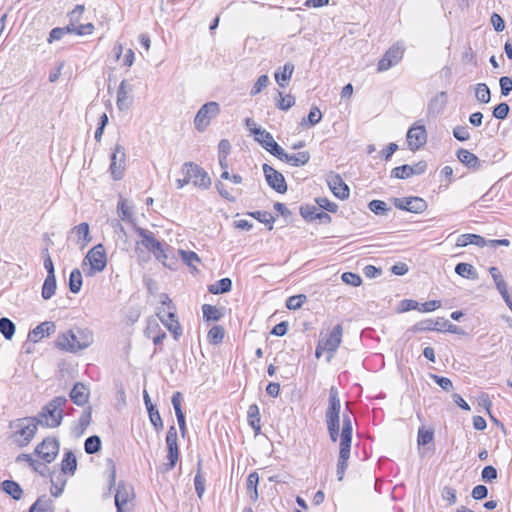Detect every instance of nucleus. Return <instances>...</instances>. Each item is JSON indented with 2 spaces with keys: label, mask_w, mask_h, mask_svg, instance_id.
I'll return each mask as SVG.
<instances>
[{
  "label": "nucleus",
  "mask_w": 512,
  "mask_h": 512,
  "mask_svg": "<svg viewBox=\"0 0 512 512\" xmlns=\"http://www.w3.org/2000/svg\"><path fill=\"white\" fill-rule=\"evenodd\" d=\"M82 274L79 269H74L69 276V290L77 294L80 292L82 287Z\"/></svg>",
  "instance_id": "nucleus-39"
},
{
  "label": "nucleus",
  "mask_w": 512,
  "mask_h": 512,
  "mask_svg": "<svg viewBox=\"0 0 512 512\" xmlns=\"http://www.w3.org/2000/svg\"><path fill=\"white\" fill-rule=\"evenodd\" d=\"M2 490L11 496L14 500L22 498L23 490L21 486L13 480H5L2 482Z\"/></svg>",
  "instance_id": "nucleus-33"
},
{
  "label": "nucleus",
  "mask_w": 512,
  "mask_h": 512,
  "mask_svg": "<svg viewBox=\"0 0 512 512\" xmlns=\"http://www.w3.org/2000/svg\"><path fill=\"white\" fill-rule=\"evenodd\" d=\"M126 154L122 145L116 144L111 155L110 172L114 180H120L123 177L125 169Z\"/></svg>",
  "instance_id": "nucleus-12"
},
{
  "label": "nucleus",
  "mask_w": 512,
  "mask_h": 512,
  "mask_svg": "<svg viewBox=\"0 0 512 512\" xmlns=\"http://www.w3.org/2000/svg\"><path fill=\"white\" fill-rule=\"evenodd\" d=\"M144 402L149 414V419L157 432L163 429V421L156 405L152 404L147 391L143 393Z\"/></svg>",
  "instance_id": "nucleus-24"
},
{
  "label": "nucleus",
  "mask_w": 512,
  "mask_h": 512,
  "mask_svg": "<svg viewBox=\"0 0 512 512\" xmlns=\"http://www.w3.org/2000/svg\"><path fill=\"white\" fill-rule=\"evenodd\" d=\"M77 469V459L72 451H66L64 454V458L61 462V471L62 474H70L73 475Z\"/></svg>",
  "instance_id": "nucleus-31"
},
{
  "label": "nucleus",
  "mask_w": 512,
  "mask_h": 512,
  "mask_svg": "<svg viewBox=\"0 0 512 512\" xmlns=\"http://www.w3.org/2000/svg\"><path fill=\"white\" fill-rule=\"evenodd\" d=\"M181 401H182V394L180 392H175L172 395L171 402H172L173 408L175 410V414L177 417L180 432H181L182 436H184L186 433V422H185V415H184V413L182 411V407H181Z\"/></svg>",
  "instance_id": "nucleus-26"
},
{
  "label": "nucleus",
  "mask_w": 512,
  "mask_h": 512,
  "mask_svg": "<svg viewBox=\"0 0 512 512\" xmlns=\"http://www.w3.org/2000/svg\"><path fill=\"white\" fill-rule=\"evenodd\" d=\"M499 85L501 94L503 96H508L512 91V79L508 76H503L499 79Z\"/></svg>",
  "instance_id": "nucleus-64"
},
{
  "label": "nucleus",
  "mask_w": 512,
  "mask_h": 512,
  "mask_svg": "<svg viewBox=\"0 0 512 512\" xmlns=\"http://www.w3.org/2000/svg\"><path fill=\"white\" fill-rule=\"evenodd\" d=\"M269 83V78L267 75H261L256 83L254 84V86L252 87L251 91H250V95L251 96H255L257 94H259L262 89H264L265 87H267Z\"/></svg>",
  "instance_id": "nucleus-61"
},
{
  "label": "nucleus",
  "mask_w": 512,
  "mask_h": 512,
  "mask_svg": "<svg viewBox=\"0 0 512 512\" xmlns=\"http://www.w3.org/2000/svg\"><path fill=\"white\" fill-rule=\"evenodd\" d=\"M318 213V209L314 205H302L300 207V214L306 221H314L316 220V215Z\"/></svg>",
  "instance_id": "nucleus-54"
},
{
  "label": "nucleus",
  "mask_w": 512,
  "mask_h": 512,
  "mask_svg": "<svg viewBox=\"0 0 512 512\" xmlns=\"http://www.w3.org/2000/svg\"><path fill=\"white\" fill-rule=\"evenodd\" d=\"M328 185L333 194L341 199L345 200L349 197V187L343 181L340 175L334 174L328 179Z\"/></svg>",
  "instance_id": "nucleus-22"
},
{
  "label": "nucleus",
  "mask_w": 512,
  "mask_h": 512,
  "mask_svg": "<svg viewBox=\"0 0 512 512\" xmlns=\"http://www.w3.org/2000/svg\"><path fill=\"white\" fill-rule=\"evenodd\" d=\"M410 165L404 164L398 167H395L391 171V177L398 179H407L412 176Z\"/></svg>",
  "instance_id": "nucleus-53"
},
{
  "label": "nucleus",
  "mask_w": 512,
  "mask_h": 512,
  "mask_svg": "<svg viewBox=\"0 0 512 512\" xmlns=\"http://www.w3.org/2000/svg\"><path fill=\"white\" fill-rule=\"evenodd\" d=\"M220 113V106L217 102H207L198 110L194 124L198 131L202 132L210 124V120Z\"/></svg>",
  "instance_id": "nucleus-7"
},
{
  "label": "nucleus",
  "mask_w": 512,
  "mask_h": 512,
  "mask_svg": "<svg viewBox=\"0 0 512 512\" xmlns=\"http://www.w3.org/2000/svg\"><path fill=\"white\" fill-rule=\"evenodd\" d=\"M404 49L399 45L391 46L382 58L379 60L377 70L379 72L387 71L391 67L395 66L402 59Z\"/></svg>",
  "instance_id": "nucleus-15"
},
{
  "label": "nucleus",
  "mask_w": 512,
  "mask_h": 512,
  "mask_svg": "<svg viewBox=\"0 0 512 512\" xmlns=\"http://www.w3.org/2000/svg\"><path fill=\"white\" fill-rule=\"evenodd\" d=\"M341 279L344 283L354 287L360 286L362 283L361 277L353 272H344L341 276Z\"/></svg>",
  "instance_id": "nucleus-60"
},
{
  "label": "nucleus",
  "mask_w": 512,
  "mask_h": 512,
  "mask_svg": "<svg viewBox=\"0 0 512 512\" xmlns=\"http://www.w3.org/2000/svg\"><path fill=\"white\" fill-rule=\"evenodd\" d=\"M263 173L267 184L278 193L287 191V184L282 173L268 164H263Z\"/></svg>",
  "instance_id": "nucleus-14"
},
{
  "label": "nucleus",
  "mask_w": 512,
  "mask_h": 512,
  "mask_svg": "<svg viewBox=\"0 0 512 512\" xmlns=\"http://www.w3.org/2000/svg\"><path fill=\"white\" fill-rule=\"evenodd\" d=\"M306 300L307 297L304 294L290 296L286 301V307L289 310L300 309Z\"/></svg>",
  "instance_id": "nucleus-52"
},
{
  "label": "nucleus",
  "mask_w": 512,
  "mask_h": 512,
  "mask_svg": "<svg viewBox=\"0 0 512 512\" xmlns=\"http://www.w3.org/2000/svg\"><path fill=\"white\" fill-rule=\"evenodd\" d=\"M201 464H202V461L199 460L198 464H197V466H198L197 473L194 477L195 491H196V494L198 495V497H202V495L205 491V479L201 472Z\"/></svg>",
  "instance_id": "nucleus-46"
},
{
  "label": "nucleus",
  "mask_w": 512,
  "mask_h": 512,
  "mask_svg": "<svg viewBox=\"0 0 512 512\" xmlns=\"http://www.w3.org/2000/svg\"><path fill=\"white\" fill-rule=\"evenodd\" d=\"M89 265V270L86 273L88 276H93L96 273L102 272L107 265L106 251L102 244H97L90 249L83 259L82 265Z\"/></svg>",
  "instance_id": "nucleus-5"
},
{
  "label": "nucleus",
  "mask_w": 512,
  "mask_h": 512,
  "mask_svg": "<svg viewBox=\"0 0 512 512\" xmlns=\"http://www.w3.org/2000/svg\"><path fill=\"white\" fill-rule=\"evenodd\" d=\"M294 64L287 62L282 68H278L275 72V80L280 87H285L294 72Z\"/></svg>",
  "instance_id": "nucleus-30"
},
{
  "label": "nucleus",
  "mask_w": 512,
  "mask_h": 512,
  "mask_svg": "<svg viewBox=\"0 0 512 512\" xmlns=\"http://www.w3.org/2000/svg\"><path fill=\"white\" fill-rule=\"evenodd\" d=\"M224 328L221 326H213L207 335V338L210 343L212 344H219L223 341L224 338Z\"/></svg>",
  "instance_id": "nucleus-48"
},
{
  "label": "nucleus",
  "mask_w": 512,
  "mask_h": 512,
  "mask_svg": "<svg viewBox=\"0 0 512 512\" xmlns=\"http://www.w3.org/2000/svg\"><path fill=\"white\" fill-rule=\"evenodd\" d=\"M446 102V92L438 93L428 104V112L433 114H439L444 109Z\"/></svg>",
  "instance_id": "nucleus-35"
},
{
  "label": "nucleus",
  "mask_w": 512,
  "mask_h": 512,
  "mask_svg": "<svg viewBox=\"0 0 512 512\" xmlns=\"http://www.w3.org/2000/svg\"><path fill=\"white\" fill-rule=\"evenodd\" d=\"M166 446H167V463L164 464L165 471L168 472L177 464L179 458V448L177 444V430L174 425L170 426L166 435Z\"/></svg>",
  "instance_id": "nucleus-9"
},
{
  "label": "nucleus",
  "mask_w": 512,
  "mask_h": 512,
  "mask_svg": "<svg viewBox=\"0 0 512 512\" xmlns=\"http://www.w3.org/2000/svg\"><path fill=\"white\" fill-rule=\"evenodd\" d=\"M56 288H57L56 277L55 276H53V277L47 276L46 279L44 280V283L42 286V291H41L42 298L45 300L50 299L55 294Z\"/></svg>",
  "instance_id": "nucleus-37"
},
{
  "label": "nucleus",
  "mask_w": 512,
  "mask_h": 512,
  "mask_svg": "<svg viewBox=\"0 0 512 512\" xmlns=\"http://www.w3.org/2000/svg\"><path fill=\"white\" fill-rule=\"evenodd\" d=\"M409 331L417 333L424 331H434L433 320L425 319L417 322L412 327L409 328Z\"/></svg>",
  "instance_id": "nucleus-55"
},
{
  "label": "nucleus",
  "mask_w": 512,
  "mask_h": 512,
  "mask_svg": "<svg viewBox=\"0 0 512 512\" xmlns=\"http://www.w3.org/2000/svg\"><path fill=\"white\" fill-rule=\"evenodd\" d=\"M15 324L7 317L0 318V333L7 340H11L15 334Z\"/></svg>",
  "instance_id": "nucleus-38"
},
{
  "label": "nucleus",
  "mask_w": 512,
  "mask_h": 512,
  "mask_svg": "<svg viewBox=\"0 0 512 512\" xmlns=\"http://www.w3.org/2000/svg\"><path fill=\"white\" fill-rule=\"evenodd\" d=\"M117 210L120 218L123 221H130L132 219V212L130 207L128 206L127 200L120 197V200L117 205Z\"/></svg>",
  "instance_id": "nucleus-50"
},
{
  "label": "nucleus",
  "mask_w": 512,
  "mask_h": 512,
  "mask_svg": "<svg viewBox=\"0 0 512 512\" xmlns=\"http://www.w3.org/2000/svg\"><path fill=\"white\" fill-rule=\"evenodd\" d=\"M315 201H316L317 205L320 208H322V209H324V210H326V211H328L330 213L337 212L338 205L336 203H334V202H331L328 198H326V197H317L315 199Z\"/></svg>",
  "instance_id": "nucleus-58"
},
{
  "label": "nucleus",
  "mask_w": 512,
  "mask_h": 512,
  "mask_svg": "<svg viewBox=\"0 0 512 512\" xmlns=\"http://www.w3.org/2000/svg\"><path fill=\"white\" fill-rule=\"evenodd\" d=\"M489 273L491 274V277L494 280L497 290H504V286L507 284L503 279L500 270L497 267L492 266L489 268Z\"/></svg>",
  "instance_id": "nucleus-57"
},
{
  "label": "nucleus",
  "mask_w": 512,
  "mask_h": 512,
  "mask_svg": "<svg viewBox=\"0 0 512 512\" xmlns=\"http://www.w3.org/2000/svg\"><path fill=\"white\" fill-rule=\"evenodd\" d=\"M232 289V280L230 278H222L208 286V291L212 294H224Z\"/></svg>",
  "instance_id": "nucleus-36"
},
{
  "label": "nucleus",
  "mask_w": 512,
  "mask_h": 512,
  "mask_svg": "<svg viewBox=\"0 0 512 512\" xmlns=\"http://www.w3.org/2000/svg\"><path fill=\"white\" fill-rule=\"evenodd\" d=\"M52 501L45 495L39 497L30 507L28 512H50Z\"/></svg>",
  "instance_id": "nucleus-40"
},
{
  "label": "nucleus",
  "mask_w": 512,
  "mask_h": 512,
  "mask_svg": "<svg viewBox=\"0 0 512 512\" xmlns=\"http://www.w3.org/2000/svg\"><path fill=\"white\" fill-rule=\"evenodd\" d=\"M343 327L341 324H337L330 332L326 339L320 340V342L326 347V351L330 353L328 361L331 360L333 353L339 347L342 340Z\"/></svg>",
  "instance_id": "nucleus-19"
},
{
  "label": "nucleus",
  "mask_w": 512,
  "mask_h": 512,
  "mask_svg": "<svg viewBox=\"0 0 512 512\" xmlns=\"http://www.w3.org/2000/svg\"><path fill=\"white\" fill-rule=\"evenodd\" d=\"M475 96H476V99L480 103H484V104L489 103L491 100V92H490V89L487 86V84H485V83L477 84Z\"/></svg>",
  "instance_id": "nucleus-43"
},
{
  "label": "nucleus",
  "mask_w": 512,
  "mask_h": 512,
  "mask_svg": "<svg viewBox=\"0 0 512 512\" xmlns=\"http://www.w3.org/2000/svg\"><path fill=\"white\" fill-rule=\"evenodd\" d=\"M457 158L462 164L470 169L477 170L481 167L480 159L475 154L466 149H459L457 151Z\"/></svg>",
  "instance_id": "nucleus-28"
},
{
  "label": "nucleus",
  "mask_w": 512,
  "mask_h": 512,
  "mask_svg": "<svg viewBox=\"0 0 512 512\" xmlns=\"http://www.w3.org/2000/svg\"><path fill=\"white\" fill-rule=\"evenodd\" d=\"M368 207L376 215H385L391 210V208L387 206L386 202L382 200H372Z\"/></svg>",
  "instance_id": "nucleus-51"
},
{
  "label": "nucleus",
  "mask_w": 512,
  "mask_h": 512,
  "mask_svg": "<svg viewBox=\"0 0 512 512\" xmlns=\"http://www.w3.org/2000/svg\"><path fill=\"white\" fill-rule=\"evenodd\" d=\"M50 481H51V494L54 497H58L61 495V493L64 490V487L67 483V478L65 474H62L60 472L53 471L50 475Z\"/></svg>",
  "instance_id": "nucleus-29"
},
{
  "label": "nucleus",
  "mask_w": 512,
  "mask_h": 512,
  "mask_svg": "<svg viewBox=\"0 0 512 512\" xmlns=\"http://www.w3.org/2000/svg\"><path fill=\"white\" fill-rule=\"evenodd\" d=\"M427 141L426 129L423 125L412 126L407 132V143L411 151H417Z\"/></svg>",
  "instance_id": "nucleus-17"
},
{
  "label": "nucleus",
  "mask_w": 512,
  "mask_h": 512,
  "mask_svg": "<svg viewBox=\"0 0 512 512\" xmlns=\"http://www.w3.org/2000/svg\"><path fill=\"white\" fill-rule=\"evenodd\" d=\"M278 97L276 106L280 110L286 111L295 104V97L291 94L283 95L281 92H278Z\"/></svg>",
  "instance_id": "nucleus-49"
},
{
  "label": "nucleus",
  "mask_w": 512,
  "mask_h": 512,
  "mask_svg": "<svg viewBox=\"0 0 512 512\" xmlns=\"http://www.w3.org/2000/svg\"><path fill=\"white\" fill-rule=\"evenodd\" d=\"M156 314L162 324L172 333L174 339L178 340L182 334V328L176 316V308L167 310L164 307H159Z\"/></svg>",
  "instance_id": "nucleus-10"
},
{
  "label": "nucleus",
  "mask_w": 512,
  "mask_h": 512,
  "mask_svg": "<svg viewBox=\"0 0 512 512\" xmlns=\"http://www.w3.org/2000/svg\"><path fill=\"white\" fill-rule=\"evenodd\" d=\"M179 255L186 265L193 268L194 270H197L196 264L200 262V258L195 252L180 249Z\"/></svg>",
  "instance_id": "nucleus-44"
},
{
  "label": "nucleus",
  "mask_w": 512,
  "mask_h": 512,
  "mask_svg": "<svg viewBox=\"0 0 512 512\" xmlns=\"http://www.w3.org/2000/svg\"><path fill=\"white\" fill-rule=\"evenodd\" d=\"M434 433L432 430H426L423 427L418 430L417 442L419 446H425L433 441Z\"/></svg>",
  "instance_id": "nucleus-56"
},
{
  "label": "nucleus",
  "mask_w": 512,
  "mask_h": 512,
  "mask_svg": "<svg viewBox=\"0 0 512 512\" xmlns=\"http://www.w3.org/2000/svg\"><path fill=\"white\" fill-rule=\"evenodd\" d=\"M84 449L87 454H95L101 449V439L97 435L89 436L84 443Z\"/></svg>",
  "instance_id": "nucleus-41"
},
{
  "label": "nucleus",
  "mask_w": 512,
  "mask_h": 512,
  "mask_svg": "<svg viewBox=\"0 0 512 512\" xmlns=\"http://www.w3.org/2000/svg\"><path fill=\"white\" fill-rule=\"evenodd\" d=\"M92 343L91 332L77 329L76 333L73 330H68L61 334L56 341V347L69 352H77L89 347Z\"/></svg>",
  "instance_id": "nucleus-3"
},
{
  "label": "nucleus",
  "mask_w": 512,
  "mask_h": 512,
  "mask_svg": "<svg viewBox=\"0 0 512 512\" xmlns=\"http://www.w3.org/2000/svg\"><path fill=\"white\" fill-rule=\"evenodd\" d=\"M55 324L54 322L45 321L36 326L33 330H31L28 334V339L33 342H38L44 336H49L50 334L55 332Z\"/></svg>",
  "instance_id": "nucleus-25"
},
{
  "label": "nucleus",
  "mask_w": 512,
  "mask_h": 512,
  "mask_svg": "<svg viewBox=\"0 0 512 512\" xmlns=\"http://www.w3.org/2000/svg\"><path fill=\"white\" fill-rule=\"evenodd\" d=\"M430 377L431 379L434 380V382L436 384H438L443 390L445 391H450L453 389V384H452V381L447 378V377H443V376H438V375H435V374H430Z\"/></svg>",
  "instance_id": "nucleus-62"
},
{
  "label": "nucleus",
  "mask_w": 512,
  "mask_h": 512,
  "mask_svg": "<svg viewBox=\"0 0 512 512\" xmlns=\"http://www.w3.org/2000/svg\"><path fill=\"white\" fill-rule=\"evenodd\" d=\"M341 403L336 387L332 386L329 389L328 408L325 412L326 422H339L340 420Z\"/></svg>",
  "instance_id": "nucleus-16"
},
{
  "label": "nucleus",
  "mask_w": 512,
  "mask_h": 512,
  "mask_svg": "<svg viewBox=\"0 0 512 512\" xmlns=\"http://www.w3.org/2000/svg\"><path fill=\"white\" fill-rule=\"evenodd\" d=\"M66 403V397H55L50 400L34 418H36L38 421L41 420L39 424L43 427H58L62 422L63 407L66 405Z\"/></svg>",
  "instance_id": "nucleus-2"
},
{
  "label": "nucleus",
  "mask_w": 512,
  "mask_h": 512,
  "mask_svg": "<svg viewBox=\"0 0 512 512\" xmlns=\"http://www.w3.org/2000/svg\"><path fill=\"white\" fill-rule=\"evenodd\" d=\"M455 273L466 279L475 280L478 278V273L473 265L465 262H460L455 266Z\"/></svg>",
  "instance_id": "nucleus-34"
},
{
  "label": "nucleus",
  "mask_w": 512,
  "mask_h": 512,
  "mask_svg": "<svg viewBox=\"0 0 512 512\" xmlns=\"http://www.w3.org/2000/svg\"><path fill=\"white\" fill-rule=\"evenodd\" d=\"M248 423L254 430L255 434H259L261 430L260 426V413L259 407L256 404L249 406L247 411Z\"/></svg>",
  "instance_id": "nucleus-32"
},
{
  "label": "nucleus",
  "mask_w": 512,
  "mask_h": 512,
  "mask_svg": "<svg viewBox=\"0 0 512 512\" xmlns=\"http://www.w3.org/2000/svg\"><path fill=\"white\" fill-rule=\"evenodd\" d=\"M510 111V107L507 103L502 102L496 105L493 109V116L496 119L504 120L507 118Z\"/></svg>",
  "instance_id": "nucleus-59"
},
{
  "label": "nucleus",
  "mask_w": 512,
  "mask_h": 512,
  "mask_svg": "<svg viewBox=\"0 0 512 512\" xmlns=\"http://www.w3.org/2000/svg\"><path fill=\"white\" fill-rule=\"evenodd\" d=\"M69 397L77 406H84L89 400V389L82 382H76L70 391Z\"/></svg>",
  "instance_id": "nucleus-23"
},
{
  "label": "nucleus",
  "mask_w": 512,
  "mask_h": 512,
  "mask_svg": "<svg viewBox=\"0 0 512 512\" xmlns=\"http://www.w3.org/2000/svg\"><path fill=\"white\" fill-rule=\"evenodd\" d=\"M322 119V113L317 106L311 107L307 118H303L301 125L308 123L310 126L318 124Z\"/></svg>",
  "instance_id": "nucleus-47"
},
{
  "label": "nucleus",
  "mask_w": 512,
  "mask_h": 512,
  "mask_svg": "<svg viewBox=\"0 0 512 512\" xmlns=\"http://www.w3.org/2000/svg\"><path fill=\"white\" fill-rule=\"evenodd\" d=\"M182 173L186 175L189 181L198 188L208 189L211 185V179L208 173L193 162L184 163L182 166Z\"/></svg>",
  "instance_id": "nucleus-6"
},
{
  "label": "nucleus",
  "mask_w": 512,
  "mask_h": 512,
  "mask_svg": "<svg viewBox=\"0 0 512 512\" xmlns=\"http://www.w3.org/2000/svg\"><path fill=\"white\" fill-rule=\"evenodd\" d=\"M279 160L284 161L292 166H303L309 162L310 153L308 151H303L296 154H288L283 151Z\"/></svg>",
  "instance_id": "nucleus-27"
},
{
  "label": "nucleus",
  "mask_w": 512,
  "mask_h": 512,
  "mask_svg": "<svg viewBox=\"0 0 512 512\" xmlns=\"http://www.w3.org/2000/svg\"><path fill=\"white\" fill-rule=\"evenodd\" d=\"M60 444L57 438L47 437L39 443L34 450V454L39 456L45 463H51L59 453Z\"/></svg>",
  "instance_id": "nucleus-8"
},
{
  "label": "nucleus",
  "mask_w": 512,
  "mask_h": 512,
  "mask_svg": "<svg viewBox=\"0 0 512 512\" xmlns=\"http://www.w3.org/2000/svg\"><path fill=\"white\" fill-rule=\"evenodd\" d=\"M136 233L142 238L141 242L136 243V252L139 250V245L142 244L148 251L154 252L155 250H159V246L162 245L160 241H158L154 234L144 228L136 227Z\"/></svg>",
  "instance_id": "nucleus-21"
},
{
  "label": "nucleus",
  "mask_w": 512,
  "mask_h": 512,
  "mask_svg": "<svg viewBox=\"0 0 512 512\" xmlns=\"http://www.w3.org/2000/svg\"><path fill=\"white\" fill-rule=\"evenodd\" d=\"M132 91V86L127 80H122L117 91V107L120 111L128 110L132 105V97L129 93Z\"/></svg>",
  "instance_id": "nucleus-20"
},
{
  "label": "nucleus",
  "mask_w": 512,
  "mask_h": 512,
  "mask_svg": "<svg viewBox=\"0 0 512 512\" xmlns=\"http://www.w3.org/2000/svg\"><path fill=\"white\" fill-rule=\"evenodd\" d=\"M248 215L257 219L259 222L268 225L269 230L273 229V223L275 221V218L271 215V213L267 211H255L249 212Z\"/></svg>",
  "instance_id": "nucleus-42"
},
{
  "label": "nucleus",
  "mask_w": 512,
  "mask_h": 512,
  "mask_svg": "<svg viewBox=\"0 0 512 512\" xmlns=\"http://www.w3.org/2000/svg\"><path fill=\"white\" fill-rule=\"evenodd\" d=\"M203 317L207 321H218L222 317V313L215 306L204 304L202 306Z\"/></svg>",
  "instance_id": "nucleus-45"
},
{
  "label": "nucleus",
  "mask_w": 512,
  "mask_h": 512,
  "mask_svg": "<svg viewBox=\"0 0 512 512\" xmlns=\"http://www.w3.org/2000/svg\"><path fill=\"white\" fill-rule=\"evenodd\" d=\"M392 201L396 208L412 213H422L428 207L424 199L416 196L393 198Z\"/></svg>",
  "instance_id": "nucleus-13"
},
{
  "label": "nucleus",
  "mask_w": 512,
  "mask_h": 512,
  "mask_svg": "<svg viewBox=\"0 0 512 512\" xmlns=\"http://www.w3.org/2000/svg\"><path fill=\"white\" fill-rule=\"evenodd\" d=\"M40 421L34 417H23L10 422L9 427L15 430L14 436H20V439L16 440L19 447H25L31 442L38 430Z\"/></svg>",
  "instance_id": "nucleus-4"
},
{
  "label": "nucleus",
  "mask_w": 512,
  "mask_h": 512,
  "mask_svg": "<svg viewBox=\"0 0 512 512\" xmlns=\"http://www.w3.org/2000/svg\"><path fill=\"white\" fill-rule=\"evenodd\" d=\"M251 133L255 135V140L260 143L264 149L278 159L281 157L284 149L274 140L271 133L262 128L251 129Z\"/></svg>",
  "instance_id": "nucleus-11"
},
{
  "label": "nucleus",
  "mask_w": 512,
  "mask_h": 512,
  "mask_svg": "<svg viewBox=\"0 0 512 512\" xmlns=\"http://www.w3.org/2000/svg\"><path fill=\"white\" fill-rule=\"evenodd\" d=\"M342 431L339 434V422H326L327 430L332 442H337L340 438L339 457L337 463V478L342 481L345 471L348 467L352 442V419L348 414H343Z\"/></svg>",
  "instance_id": "nucleus-1"
},
{
  "label": "nucleus",
  "mask_w": 512,
  "mask_h": 512,
  "mask_svg": "<svg viewBox=\"0 0 512 512\" xmlns=\"http://www.w3.org/2000/svg\"><path fill=\"white\" fill-rule=\"evenodd\" d=\"M497 476L496 468L491 465L485 466L481 472V478L484 482H492Z\"/></svg>",
  "instance_id": "nucleus-63"
},
{
  "label": "nucleus",
  "mask_w": 512,
  "mask_h": 512,
  "mask_svg": "<svg viewBox=\"0 0 512 512\" xmlns=\"http://www.w3.org/2000/svg\"><path fill=\"white\" fill-rule=\"evenodd\" d=\"M134 496L133 488L131 485L120 482L115 494V505L117 512H127L125 506L130 499Z\"/></svg>",
  "instance_id": "nucleus-18"
}]
</instances>
